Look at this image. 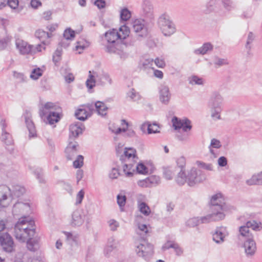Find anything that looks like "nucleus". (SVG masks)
I'll return each mask as SVG.
<instances>
[{"instance_id":"f257e3e1","label":"nucleus","mask_w":262,"mask_h":262,"mask_svg":"<svg viewBox=\"0 0 262 262\" xmlns=\"http://www.w3.org/2000/svg\"><path fill=\"white\" fill-rule=\"evenodd\" d=\"M129 29L126 26H122L119 31L116 29H111L107 31L104 35V38L107 42L106 51L110 53H115L120 55L121 58H125L126 54L123 51L124 46L121 43V40L129 36Z\"/></svg>"},{"instance_id":"f03ea898","label":"nucleus","mask_w":262,"mask_h":262,"mask_svg":"<svg viewBox=\"0 0 262 262\" xmlns=\"http://www.w3.org/2000/svg\"><path fill=\"white\" fill-rule=\"evenodd\" d=\"M35 223L30 216H22L16 223L14 228V235L20 242H25L35 234Z\"/></svg>"},{"instance_id":"7ed1b4c3","label":"nucleus","mask_w":262,"mask_h":262,"mask_svg":"<svg viewBox=\"0 0 262 262\" xmlns=\"http://www.w3.org/2000/svg\"><path fill=\"white\" fill-rule=\"evenodd\" d=\"M206 180L205 174L195 167H191L186 169H181L178 173L176 180L180 184L187 183L192 186L203 182Z\"/></svg>"},{"instance_id":"20e7f679","label":"nucleus","mask_w":262,"mask_h":262,"mask_svg":"<svg viewBox=\"0 0 262 262\" xmlns=\"http://www.w3.org/2000/svg\"><path fill=\"white\" fill-rule=\"evenodd\" d=\"M39 114L43 121L51 125L58 123L62 116L61 107L51 102L41 104Z\"/></svg>"},{"instance_id":"39448f33","label":"nucleus","mask_w":262,"mask_h":262,"mask_svg":"<svg viewBox=\"0 0 262 262\" xmlns=\"http://www.w3.org/2000/svg\"><path fill=\"white\" fill-rule=\"evenodd\" d=\"M90 218L88 212L83 209H76L73 211L69 219L70 226L74 228H79L85 224L89 223Z\"/></svg>"},{"instance_id":"423d86ee","label":"nucleus","mask_w":262,"mask_h":262,"mask_svg":"<svg viewBox=\"0 0 262 262\" xmlns=\"http://www.w3.org/2000/svg\"><path fill=\"white\" fill-rule=\"evenodd\" d=\"M229 209L226 204L212 207V213L203 216V222L209 223L211 222H219L225 219Z\"/></svg>"},{"instance_id":"0eeeda50","label":"nucleus","mask_w":262,"mask_h":262,"mask_svg":"<svg viewBox=\"0 0 262 262\" xmlns=\"http://www.w3.org/2000/svg\"><path fill=\"white\" fill-rule=\"evenodd\" d=\"M158 25L165 36H169L175 32L174 26L169 15L166 13L160 15L158 19Z\"/></svg>"},{"instance_id":"6e6552de","label":"nucleus","mask_w":262,"mask_h":262,"mask_svg":"<svg viewBox=\"0 0 262 262\" xmlns=\"http://www.w3.org/2000/svg\"><path fill=\"white\" fill-rule=\"evenodd\" d=\"M135 251L139 256L146 258L153 254L154 246L143 238L136 241Z\"/></svg>"},{"instance_id":"1a4fd4ad","label":"nucleus","mask_w":262,"mask_h":262,"mask_svg":"<svg viewBox=\"0 0 262 262\" xmlns=\"http://www.w3.org/2000/svg\"><path fill=\"white\" fill-rule=\"evenodd\" d=\"M33 204L30 200L18 201L13 206V213L14 215H23L30 214L33 211Z\"/></svg>"},{"instance_id":"9d476101","label":"nucleus","mask_w":262,"mask_h":262,"mask_svg":"<svg viewBox=\"0 0 262 262\" xmlns=\"http://www.w3.org/2000/svg\"><path fill=\"white\" fill-rule=\"evenodd\" d=\"M0 245L3 250L7 252H11L14 249L13 238L7 232L0 233Z\"/></svg>"},{"instance_id":"9b49d317","label":"nucleus","mask_w":262,"mask_h":262,"mask_svg":"<svg viewBox=\"0 0 262 262\" xmlns=\"http://www.w3.org/2000/svg\"><path fill=\"white\" fill-rule=\"evenodd\" d=\"M229 235L227 227L220 226L216 227L212 233V239L217 244H223Z\"/></svg>"},{"instance_id":"f8f14e48","label":"nucleus","mask_w":262,"mask_h":262,"mask_svg":"<svg viewBox=\"0 0 262 262\" xmlns=\"http://www.w3.org/2000/svg\"><path fill=\"white\" fill-rule=\"evenodd\" d=\"M10 187L6 185L0 186V206L6 207L12 201Z\"/></svg>"},{"instance_id":"ddd939ff","label":"nucleus","mask_w":262,"mask_h":262,"mask_svg":"<svg viewBox=\"0 0 262 262\" xmlns=\"http://www.w3.org/2000/svg\"><path fill=\"white\" fill-rule=\"evenodd\" d=\"M243 248L247 257H252L254 256L256 252L257 246L253 237L247 238L243 243Z\"/></svg>"},{"instance_id":"4468645a","label":"nucleus","mask_w":262,"mask_h":262,"mask_svg":"<svg viewBox=\"0 0 262 262\" xmlns=\"http://www.w3.org/2000/svg\"><path fill=\"white\" fill-rule=\"evenodd\" d=\"M141 219L142 216H138L135 219V232L137 235L141 236L142 239H143L145 238L147 234L150 232V227L149 225L140 222V220Z\"/></svg>"},{"instance_id":"2eb2a0df","label":"nucleus","mask_w":262,"mask_h":262,"mask_svg":"<svg viewBox=\"0 0 262 262\" xmlns=\"http://www.w3.org/2000/svg\"><path fill=\"white\" fill-rule=\"evenodd\" d=\"M155 168L154 164L150 161L140 162L135 165L136 172L143 175L153 172Z\"/></svg>"},{"instance_id":"dca6fc26","label":"nucleus","mask_w":262,"mask_h":262,"mask_svg":"<svg viewBox=\"0 0 262 262\" xmlns=\"http://www.w3.org/2000/svg\"><path fill=\"white\" fill-rule=\"evenodd\" d=\"M172 122L175 129H182L184 132H187L192 128L191 122L186 118L181 119L174 117L172 119Z\"/></svg>"},{"instance_id":"f3484780","label":"nucleus","mask_w":262,"mask_h":262,"mask_svg":"<svg viewBox=\"0 0 262 262\" xmlns=\"http://www.w3.org/2000/svg\"><path fill=\"white\" fill-rule=\"evenodd\" d=\"M172 122L175 129H182L184 132H187L192 128L191 122L186 118L181 119L174 117L172 119Z\"/></svg>"},{"instance_id":"a211bd4d","label":"nucleus","mask_w":262,"mask_h":262,"mask_svg":"<svg viewBox=\"0 0 262 262\" xmlns=\"http://www.w3.org/2000/svg\"><path fill=\"white\" fill-rule=\"evenodd\" d=\"M90 107L89 105L80 106L75 112V116L77 119L84 121L91 116Z\"/></svg>"},{"instance_id":"6ab92c4d","label":"nucleus","mask_w":262,"mask_h":262,"mask_svg":"<svg viewBox=\"0 0 262 262\" xmlns=\"http://www.w3.org/2000/svg\"><path fill=\"white\" fill-rule=\"evenodd\" d=\"M133 29L134 31L139 34V36H143L147 33L145 21L143 19H136L133 21Z\"/></svg>"},{"instance_id":"aec40b11","label":"nucleus","mask_w":262,"mask_h":262,"mask_svg":"<svg viewBox=\"0 0 262 262\" xmlns=\"http://www.w3.org/2000/svg\"><path fill=\"white\" fill-rule=\"evenodd\" d=\"M16 46L19 52L21 54H32L33 46L23 40H17Z\"/></svg>"},{"instance_id":"412c9836","label":"nucleus","mask_w":262,"mask_h":262,"mask_svg":"<svg viewBox=\"0 0 262 262\" xmlns=\"http://www.w3.org/2000/svg\"><path fill=\"white\" fill-rule=\"evenodd\" d=\"M136 172L135 164L128 161L125 162L121 167L122 175L127 178L133 177Z\"/></svg>"},{"instance_id":"4be33fe9","label":"nucleus","mask_w":262,"mask_h":262,"mask_svg":"<svg viewBox=\"0 0 262 262\" xmlns=\"http://www.w3.org/2000/svg\"><path fill=\"white\" fill-rule=\"evenodd\" d=\"M78 146V144L75 141L71 142L68 144L65 149V155L68 159L72 160L76 155Z\"/></svg>"},{"instance_id":"5701e85b","label":"nucleus","mask_w":262,"mask_h":262,"mask_svg":"<svg viewBox=\"0 0 262 262\" xmlns=\"http://www.w3.org/2000/svg\"><path fill=\"white\" fill-rule=\"evenodd\" d=\"M31 114L30 112L26 111L24 114L25 122L29 132V137H34L36 134L35 128L34 124L31 119Z\"/></svg>"},{"instance_id":"b1692460","label":"nucleus","mask_w":262,"mask_h":262,"mask_svg":"<svg viewBox=\"0 0 262 262\" xmlns=\"http://www.w3.org/2000/svg\"><path fill=\"white\" fill-rule=\"evenodd\" d=\"M90 45V42L88 40L84 38H80L75 43L73 50L77 54H81L88 48Z\"/></svg>"},{"instance_id":"393cba45","label":"nucleus","mask_w":262,"mask_h":262,"mask_svg":"<svg viewBox=\"0 0 262 262\" xmlns=\"http://www.w3.org/2000/svg\"><path fill=\"white\" fill-rule=\"evenodd\" d=\"M123 156L125 162H129V161H136L138 159L136 150L132 147L125 148L124 149Z\"/></svg>"},{"instance_id":"a878e982","label":"nucleus","mask_w":262,"mask_h":262,"mask_svg":"<svg viewBox=\"0 0 262 262\" xmlns=\"http://www.w3.org/2000/svg\"><path fill=\"white\" fill-rule=\"evenodd\" d=\"M69 129L71 134L74 137H76L82 133L84 126L81 123L75 122L70 125Z\"/></svg>"},{"instance_id":"bb28decb","label":"nucleus","mask_w":262,"mask_h":262,"mask_svg":"<svg viewBox=\"0 0 262 262\" xmlns=\"http://www.w3.org/2000/svg\"><path fill=\"white\" fill-rule=\"evenodd\" d=\"M96 81L98 85H105L110 84L112 83V79L110 76L106 73H96Z\"/></svg>"},{"instance_id":"cd10ccee","label":"nucleus","mask_w":262,"mask_h":262,"mask_svg":"<svg viewBox=\"0 0 262 262\" xmlns=\"http://www.w3.org/2000/svg\"><path fill=\"white\" fill-rule=\"evenodd\" d=\"M14 262H40L37 258L30 257L28 254L18 252L16 254Z\"/></svg>"},{"instance_id":"c85d7f7f","label":"nucleus","mask_w":262,"mask_h":262,"mask_svg":"<svg viewBox=\"0 0 262 262\" xmlns=\"http://www.w3.org/2000/svg\"><path fill=\"white\" fill-rule=\"evenodd\" d=\"M169 89L167 86H162L160 91V100L161 102L167 104L170 99Z\"/></svg>"},{"instance_id":"c756f323","label":"nucleus","mask_w":262,"mask_h":262,"mask_svg":"<svg viewBox=\"0 0 262 262\" xmlns=\"http://www.w3.org/2000/svg\"><path fill=\"white\" fill-rule=\"evenodd\" d=\"M95 107L97 114L104 117L107 114L108 107L102 101H98L95 103Z\"/></svg>"},{"instance_id":"7c9ffc66","label":"nucleus","mask_w":262,"mask_h":262,"mask_svg":"<svg viewBox=\"0 0 262 262\" xmlns=\"http://www.w3.org/2000/svg\"><path fill=\"white\" fill-rule=\"evenodd\" d=\"M249 186L262 185V171L255 173L246 181Z\"/></svg>"},{"instance_id":"2f4dec72","label":"nucleus","mask_w":262,"mask_h":262,"mask_svg":"<svg viewBox=\"0 0 262 262\" xmlns=\"http://www.w3.org/2000/svg\"><path fill=\"white\" fill-rule=\"evenodd\" d=\"M35 35L41 41L48 40L49 43H51V38L53 36V34L48 33L42 29H38L35 32Z\"/></svg>"},{"instance_id":"473e14b6","label":"nucleus","mask_w":262,"mask_h":262,"mask_svg":"<svg viewBox=\"0 0 262 262\" xmlns=\"http://www.w3.org/2000/svg\"><path fill=\"white\" fill-rule=\"evenodd\" d=\"M26 242H27V248L30 251H35L39 248V238L37 237H30Z\"/></svg>"},{"instance_id":"72a5a7b5","label":"nucleus","mask_w":262,"mask_h":262,"mask_svg":"<svg viewBox=\"0 0 262 262\" xmlns=\"http://www.w3.org/2000/svg\"><path fill=\"white\" fill-rule=\"evenodd\" d=\"M142 10L144 14L148 17L153 15L154 12V8L151 2L146 1H144L142 5Z\"/></svg>"},{"instance_id":"f704fd0d","label":"nucleus","mask_w":262,"mask_h":262,"mask_svg":"<svg viewBox=\"0 0 262 262\" xmlns=\"http://www.w3.org/2000/svg\"><path fill=\"white\" fill-rule=\"evenodd\" d=\"M10 189L12 198L13 197H19L23 195L26 191L24 187L17 184L12 185Z\"/></svg>"},{"instance_id":"c9c22d12","label":"nucleus","mask_w":262,"mask_h":262,"mask_svg":"<svg viewBox=\"0 0 262 262\" xmlns=\"http://www.w3.org/2000/svg\"><path fill=\"white\" fill-rule=\"evenodd\" d=\"M224 98L223 96L219 93L215 92L212 95L209 105L223 106Z\"/></svg>"},{"instance_id":"e433bc0d","label":"nucleus","mask_w":262,"mask_h":262,"mask_svg":"<svg viewBox=\"0 0 262 262\" xmlns=\"http://www.w3.org/2000/svg\"><path fill=\"white\" fill-rule=\"evenodd\" d=\"M211 203L212 207L226 204L224 202V197L221 193H217L213 195L211 199Z\"/></svg>"},{"instance_id":"4c0bfd02","label":"nucleus","mask_w":262,"mask_h":262,"mask_svg":"<svg viewBox=\"0 0 262 262\" xmlns=\"http://www.w3.org/2000/svg\"><path fill=\"white\" fill-rule=\"evenodd\" d=\"M211 116L215 120L221 119V113L222 111V106L209 105Z\"/></svg>"},{"instance_id":"58836bf2","label":"nucleus","mask_w":262,"mask_h":262,"mask_svg":"<svg viewBox=\"0 0 262 262\" xmlns=\"http://www.w3.org/2000/svg\"><path fill=\"white\" fill-rule=\"evenodd\" d=\"M120 19L122 21H127L132 17L131 11L126 7H121L119 10Z\"/></svg>"},{"instance_id":"ea45409f","label":"nucleus","mask_w":262,"mask_h":262,"mask_svg":"<svg viewBox=\"0 0 262 262\" xmlns=\"http://www.w3.org/2000/svg\"><path fill=\"white\" fill-rule=\"evenodd\" d=\"M203 216L200 217H192L187 220L185 225L189 228L194 227L200 224H206L207 223L203 222Z\"/></svg>"},{"instance_id":"a19ab883","label":"nucleus","mask_w":262,"mask_h":262,"mask_svg":"<svg viewBox=\"0 0 262 262\" xmlns=\"http://www.w3.org/2000/svg\"><path fill=\"white\" fill-rule=\"evenodd\" d=\"M128 123L124 120L121 121V127H118L116 126L115 124H112L110 126V130L112 132L118 134L123 132H125L126 129L127 128Z\"/></svg>"},{"instance_id":"79ce46f5","label":"nucleus","mask_w":262,"mask_h":262,"mask_svg":"<svg viewBox=\"0 0 262 262\" xmlns=\"http://www.w3.org/2000/svg\"><path fill=\"white\" fill-rule=\"evenodd\" d=\"M50 43H49L48 40H46L41 41L40 43H39L35 46H33L32 54L45 51L46 50V47L49 46Z\"/></svg>"},{"instance_id":"37998d69","label":"nucleus","mask_w":262,"mask_h":262,"mask_svg":"<svg viewBox=\"0 0 262 262\" xmlns=\"http://www.w3.org/2000/svg\"><path fill=\"white\" fill-rule=\"evenodd\" d=\"M45 68L44 67L41 68H34L30 74V77L33 80H37L40 77L45 71Z\"/></svg>"},{"instance_id":"c03bdc74","label":"nucleus","mask_w":262,"mask_h":262,"mask_svg":"<svg viewBox=\"0 0 262 262\" xmlns=\"http://www.w3.org/2000/svg\"><path fill=\"white\" fill-rule=\"evenodd\" d=\"M12 227V223L8 219H0V233L3 231H9Z\"/></svg>"},{"instance_id":"a18cd8bd","label":"nucleus","mask_w":262,"mask_h":262,"mask_svg":"<svg viewBox=\"0 0 262 262\" xmlns=\"http://www.w3.org/2000/svg\"><path fill=\"white\" fill-rule=\"evenodd\" d=\"M119 247V242L114 237H112L108 240L107 244V250L111 252L114 250H117Z\"/></svg>"},{"instance_id":"49530a36","label":"nucleus","mask_w":262,"mask_h":262,"mask_svg":"<svg viewBox=\"0 0 262 262\" xmlns=\"http://www.w3.org/2000/svg\"><path fill=\"white\" fill-rule=\"evenodd\" d=\"M212 49V46L210 43H204L202 47L195 50L196 54L204 55L206 54L208 52L211 51Z\"/></svg>"},{"instance_id":"de8ad7c7","label":"nucleus","mask_w":262,"mask_h":262,"mask_svg":"<svg viewBox=\"0 0 262 262\" xmlns=\"http://www.w3.org/2000/svg\"><path fill=\"white\" fill-rule=\"evenodd\" d=\"M117 202L121 211H124V207L126 202V197L124 194L120 193L117 196Z\"/></svg>"},{"instance_id":"09e8293b","label":"nucleus","mask_w":262,"mask_h":262,"mask_svg":"<svg viewBox=\"0 0 262 262\" xmlns=\"http://www.w3.org/2000/svg\"><path fill=\"white\" fill-rule=\"evenodd\" d=\"M138 208L140 212L144 215L148 216L151 212L149 206L145 203L141 202H139L138 204Z\"/></svg>"},{"instance_id":"8fccbe9b","label":"nucleus","mask_w":262,"mask_h":262,"mask_svg":"<svg viewBox=\"0 0 262 262\" xmlns=\"http://www.w3.org/2000/svg\"><path fill=\"white\" fill-rule=\"evenodd\" d=\"M163 174L164 178L168 180L172 179L174 176V169L172 167H164L163 168Z\"/></svg>"},{"instance_id":"3c124183","label":"nucleus","mask_w":262,"mask_h":262,"mask_svg":"<svg viewBox=\"0 0 262 262\" xmlns=\"http://www.w3.org/2000/svg\"><path fill=\"white\" fill-rule=\"evenodd\" d=\"M90 75L89 78L87 79L86 82V85L89 89H93L95 84H97L96 73L91 74V72H90Z\"/></svg>"},{"instance_id":"603ef678","label":"nucleus","mask_w":262,"mask_h":262,"mask_svg":"<svg viewBox=\"0 0 262 262\" xmlns=\"http://www.w3.org/2000/svg\"><path fill=\"white\" fill-rule=\"evenodd\" d=\"M239 232L241 236L247 237V238L250 237H253L250 232L249 228L246 224L239 228Z\"/></svg>"},{"instance_id":"864d4df0","label":"nucleus","mask_w":262,"mask_h":262,"mask_svg":"<svg viewBox=\"0 0 262 262\" xmlns=\"http://www.w3.org/2000/svg\"><path fill=\"white\" fill-rule=\"evenodd\" d=\"M62 49L61 48L57 49L54 52L53 55V61L55 64L57 65L60 62L62 58Z\"/></svg>"},{"instance_id":"5fc2aeb1","label":"nucleus","mask_w":262,"mask_h":262,"mask_svg":"<svg viewBox=\"0 0 262 262\" xmlns=\"http://www.w3.org/2000/svg\"><path fill=\"white\" fill-rule=\"evenodd\" d=\"M189 83L191 85H203L204 84V80L196 76H191L188 79Z\"/></svg>"},{"instance_id":"6e6d98bb","label":"nucleus","mask_w":262,"mask_h":262,"mask_svg":"<svg viewBox=\"0 0 262 262\" xmlns=\"http://www.w3.org/2000/svg\"><path fill=\"white\" fill-rule=\"evenodd\" d=\"M177 166L181 169H185V167L186 164V158L184 156H179L176 158Z\"/></svg>"},{"instance_id":"4d7b16f0","label":"nucleus","mask_w":262,"mask_h":262,"mask_svg":"<svg viewBox=\"0 0 262 262\" xmlns=\"http://www.w3.org/2000/svg\"><path fill=\"white\" fill-rule=\"evenodd\" d=\"M246 224L253 230L258 231L261 228V223L254 220L248 221Z\"/></svg>"},{"instance_id":"13d9d810","label":"nucleus","mask_w":262,"mask_h":262,"mask_svg":"<svg viewBox=\"0 0 262 262\" xmlns=\"http://www.w3.org/2000/svg\"><path fill=\"white\" fill-rule=\"evenodd\" d=\"M8 6L17 13L20 12L22 10V8L19 7L18 0H9Z\"/></svg>"},{"instance_id":"bf43d9fd","label":"nucleus","mask_w":262,"mask_h":262,"mask_svg":"<svg viewBox=\"0 0 262 262\" xmlns=\"http://www.w3.org/2000/svg\"><path fill=\"white\" fill-rule=\"evenodd\" d=\"M127 96L132 100L135 101H138L141 99L140 94L133 89L128 92Z\"/></svg>"},{"instance_id":"052dcab7","label":"nucleus","mask_w":262,"mask_h":262,"mask_svg":"<svg viewBox=\"0 0 262 262\" xmlns=\"http://www.w3.org/2000/svg\"><path fill=\"white\" fill-rule=\"evenodd\" d=\"M150 187L153 185L159 184L161 182V179L159 176L152 175L147 177Z\"/></svg>"},{"instance_id":"680f3d73","label":"nucleus","mask_w":262,"mask_h":262,"mask_svg":"<svg viewBox=\"0 0 262 262\" xmlns=\"http://www.w3.org/2000/svg\"><path fill=\"white\" fill-rule=\"evenodd\" d=\"M195 164L198 167L210 171L213 170V166L211 164L206 163L201 161H196Z\"/></svg>"},{"instance_id":"e2e57ef3","label":"nucleus","mask_w":262,"mask_h":262,"mask_svg":"<svg viewBox=\"0 0 262 262\" xmlns=\"http://www.w3.org/2000/svg\"><path fill=\"white\" fill-rule=\"evenodd\" d=\"M75 35V31L70 28L66 29L63 33V37L67 40L73 39Z\"/></svg>"},{"instance_id":"0e129e2a","label":"nucleus","mask_w":262,"mask_h":262,"mask_svg":"<svg viewBox=\"0 0 262 262\" xmlns=\"http://www.w3.org/2000/svg\"><path fill=\"white\" fill-rule=\"evenodd\" d=\"M160 132V127L156 123H150V126L148 128V134L159 133Z\"/></svg>"},{"instance_id":"69168bd1","label":"nucleus","mask_w":262,"mask_h":262,"mask_svg":"<svg viewBox=\"0 0 262 262\" xmlns=\"http://www.w3.org/2000/svg\"><path fill=\"white\" fill-rule=\"evenodd\" d=\"M108 225L111 230L113 231H116L119 227V223L114 219H111L107 222Z\"/></svg>"},{"instance_id":"338daca9","label":"nucleus","mask_w":262,"mask_h":262,"mask_svg":"<svg viewBox=\"0 0 262 262\" xmlns=\"http://www.w3.org/2000/svg\"><path fill=\"white\" fill-rule=\"evenodd\" d=\"M13 77L17 79L20 82H24L26 80V77L24 75V74L22 73L18 72L15 71H13L12 72Z\"/></svg>"},{"instance_id":"774afa93","label":"nucleus","mask_w":262,"mask_h":262,"mask_svg":"<svg viewBox=\"0 0 262 262\" xmlns=\"http://www.w3.org/2000/svg\"><path fill=\"white\" fill-rule=\"evenodd\" d=\"M222 146L220 140L213 138L211 140L209 148L219 149Z\"/></svg>"}]
</instances>
